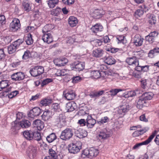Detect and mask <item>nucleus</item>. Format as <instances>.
Wrapping results in <instances>:
<instances>
[{
    "label": "nucleus",
    "instance_id": "f257e3e1",
    "mask_svg": "<svg viewBox=\"0 0 159 159\" xmlns=\"http://www.w3.org/2000/svg\"><path fill=\"white\" fill-rule=\"evenodd\" d=\"M99 153V150L93 147L89 149L86 148L82 151L81 157L83 158H88L92 159L96 157Z\"/></svg>",
    "mask_w": 159,
    "mask_h": 159
},
{
    "label": "nucleus",
    "instance_id": "f03ea898",
    "mask_svg": "<svg viewBox=\"0 0 159 159\" xmlns=\"http://www.w3.org/2000/svg\"><path fill=\"white\" fill-rule=\"evenodd\" d=\"M73 134V131L72 129L70 128H66L62 131L60 138L63 140H68L72 137Z\"/></svg>",
    "mask_w": 159,
    "mask_h": 159
},
{
    "label": "nucleus",
    "instance_id": "7ed1b4c3",
    "mask_svg": "<svg viewBox=\"0 0 159 159\" xmlns=\"http://www.w3.org/2000/svg\"><path fill=\"white\" fill-rule=\"evenodd\" d=\"M82 145V144L80 142H78L75 143H70L68 146V150L70 153H77L81 148Z\"/></svg>",
    "mask_w": 159,
    "mask_h": 159
},
{
    "label": "nucleus",
    "instance_id": "20e7f679",
    "mask_svg": "<svg viewBox=\"0 0 159 159\" xmlns=\"http://www.w3.org/2000/svg\"><path fill=\"white\" fill-rule=\"evenodd\" d=\"M44 69L43 66H37L32 68L30 70L31 75L33 76L36 77L40 75L43 73Z\"/></svg>",
    "mask_w": 159,
    "mask_h": 159
},
{
    "label": "nucleus",
    "instance_id": "39448f33",
    "mask_svg": "<svg viewBox=\"0 0 159 159\" xmlns=\"http://www.w3.org/2000/svg\"><path fill=\"white\" fill-rule=\"evenodd\" d=\"M12 89L8 80H2L0 82V91L3 90L4 92L7 93L11 91Z\"/></svg>",
    "mask_w": 159,
    "mask_h": 159
},
{
    "label": "nucleus",
    "instance_id": "423d86ee",
    "mask_svg": "<svg viewBox=\"0 0 159 159\" xmlns=\"http://www.w3.org/2000/svg\"><path fill=\"white\" fill-rule=\"evenodd\" d=\"M156 131H155L149 137V138L145 141L136 144L132 148L133 150H137L142 145L148 144L150 143L155 136L156 135Z\"/></svg>",
    "mask_w": 159,
    "mask_h": 159
},
{
    "label": "nucleus",
    "instance_id": "0eeeda50",
    "mask_svg": "<svg viewBox=\"0 0 159 159\" xmlns=\"http://www.w3.org/2000/svg\"><path fill=\"white\" fill-rule=\"evenodd\" d=\"M111 134V131L109 129L105 128L101 131L98 135L99 139H106L110 137Z\"/></svg>",
    "mask_w": 159,
    "mask_h": 159
},
{
    "label": "nucleus",
    "instance_id": "6e6552de",
    "mask_svg": "<svg viewBox=\"0 0 159 159\" xmlns=\"http://www.w3.org/2000/svg\"><path fill=\"white\" fill-rule=\"evenodd\" d=\"M20 20L17 19H14L10 24V29L13 32L17 31L20 27Z\"/></svg>",
    "mask_w": 159,
    "mask_h": 159
},
{
    "label": "nucleus",
    "instance_id": "1a4fd4ad",
    "mask_svg": "<svg viewBox=\"0 0 159 159\" xmlns=\"http://www.w3.org/2000/svg\"><path fill=\"white\" fill-rule=\"evenodd\" d=\"M11 79L15 81H20L23 80L25 77V75L23 72H19L14 73L11 75Z\"/></svg>",
    "mask_w": 159,
    "mask_h": 159
},
{
    "label": "nucleus",
    "instance_id": "9d476101",
    "mask_svg": "<svg viewBox=\"0 0 159 159\" xmlns=\"http://www.w3.org/2000/svg\"><path fill=\"white\" fill-rule=\"evenodd\" d=\"M149 65H144L138 63L135 68V70L140 72H147L149 70Z\"/></svg>",
    "mask_w": 159,
    "mask_h": 159
},
{
    "label": "nucleus",
    "instance_id": "9b49d317",
    "mask_svg": "<svg viewBox=\"0 0 159 159\" xmlns=\"http://www.w3.org/2000/svg\"><path fill=\"white\" fill-rule=\"evenodd\" d=\"M86 125L89 128H92L96 123V120L93 118L91 115L88 116L86 119Z\"/></svg>",
    "mask_w": 159,
    "mask_h": 159
},
{
    "label": "nucleus",
    "instance_id": "f8f14e48",
    "mask_svg": "<svg viewBox=\"0 0 159 159\" xmlns=\"http://www.w3.org/2000/svg\"><path fill=\"white\" fill-rule=\"evenodd\" d=\"M158 34V33L156 31L151 32L148 35L146 36V40L150 43H152Z\"/></svg>",
    "mask_w": 159,
    "mask_h": 159
},
{
    "label": "nucleus",
    "instance_id": "ddd939ff",
    "mask_svg": "<svg viewBox=\"0 0 159 159\" xmlns=\"http://www.w3.org/2000/svg\"><path fill=\"white\" fill-rule=\"evenodd\" d=\"M34 126L39 130H41L44 127V123L40 120L37 119L34 120L33 123Z\"/></svg>",
    "mask_w": 159,
    "mask_h": 159
},
{
    "label": "nucleus",
    "instance_id": "4468645a",
    "mask_svg": "<svg viewBox=\"0 0 159 159\" xmlns=\"http://www.w3.org/2000/svg\"><path fill=\"white\" fill-rule=\"evenodd\" d=\"M42 37L43 41L48 44L51 43L53 41L52 35L49 33H44Z\"/></svg>",
    "mask_w": 159,
    "mask_h": 159
},
{
    "label": "nucleus",
    "instance_id": "2eb2a0df",
    "mask_svg": "<svg viewBox=\"0 0 159 159\" xmlns=\"http://www.w3.org/2000/svg\"><path fill=\"white\" fill-rule=\"evenodd\" d=\"M37 149L35 147L30 146L28 150V156L30 159H33L35 157L37 153Z\"/></svg>",
    "mask_w": 159,
    "mask_h": 159
},
{
    "label": "nucleus",
    "instance_id": "dca6fc26",
    "mask_svg": "<svg viewBox=\"0 0 159 159\" xmlns=\"http://www.w3.org/2000/svg\"><path fill=\"white\" fill-rule=\"evenodd\" d=\"M64 97L68 100H71L74 99L76 96L75 92L72 90H69L65 94L64 93Z\"/></svg>",
    "mask_w": 159,
    "mask_h": 159
},
{
    "label": "nucleus",
    "instance_id": "f3484780",
    "mask_svg": "<svg viewBox=\"0 0 159 159\" xmlns=\"http://www.w3.org/2000/svg\"><path fill=\"white\" fill-rule=\"evenodd\" d=\"M103 29L102 25L100 24L97 23L93 25L90 29L93 33L95 34L102 31Z\"/></svg>",
    "mask_w": 159,
    "mask_h": 159
},
{
    "label": "nucleus",
    "instance_id": "a211bd4d",
    "mask_svg": "<svg viewBox=\"0 0 159 159\" xmlns=\"http://www.w3.org/2000/svg\"><path fill=\"white\" fill-rule=\"evenodd\" d=\"M54 63L55 64L58 66H64L67 62V60L65 58H56L54 60Z\"/></svg>",
    "mask_w": 159,
    "mask_h": 159
},
{
    "label": "nucleus",
    "instance_id": "6ab92c4d",
    "mask_svg": "<svg viewBox=\"0 0 159 159\" xmlns=\"http://www.w3.org/2000/svg\"><path fill=\"white\" fill-rule=\"evenodd\" d=\"M105 75V72L104 71L93 70L92 72V78L98 79L100 77H104Z\"/></svg>",
    "mask_w": 159,
    "mask_h": 159
},
{
    "label": "nucleus",
    "instance_id": "aec40b11",
    "mask_svg": "<svg viewBox=\"0 0 159 159\" xmlns=\"http://www.w3.org/2000/svg\"><path fill=\"white\" fill-rule=\"evenodd\" d=\"M126 62L130 65H135L136 66H137L139 61L135 56L127 58L126 60Z\"/></svg>",
    "mask_w": 159,
    "mask_h": 159
},
{
    "label": "nucleus",
    "instance_id": "412c9836",
    "mask_svg": "<svg viewBox=\"0 0 159 159\" xmlns=\"http://www.w3.org/2000/svg\"><path fill=\"white\" fill-rule=\"evenodd\" d=\"M12 126L11 129V133L13 134H16L20 128L19 124L17 122H12L11 124Z\"/></svg>",
    "mask_w": 159,
    "mask_h": 159
},
{
    "label": "nucleus",
    "instance_id": "4be33fe9",
    "mask_svg": "<svg viewBox=\"0 0 159 159\" xmlns=\"http://www.w3.org/2000/svg\"><path fill=\"white\" fill-rule=\"evenodd\" d=\"M49 155L52 157H51L54 159H61V155L54 150L53 148L49 149Z\"/></svg>",
    "mask_w": 159,
    "mask_h": 159
},
{
    "label": "nucleus",
    "instance_id": "5701e85b",
    "mask_svg": "<svg viewBox=\"0 0 159 159\" xmlns=\"http://www.w3.org/2000/svg\"><path fill=\"white\" fill-rule=\"evenodd\" d=\"M143 39L138 34H136L134 38V43L136 46H141L143 43Z\"/></svg>",
    "mask_w": 159,
    "mask_h": 159
},
{
    "label": "nucleus",
    "instance_id": "b1692460",
    "mask_svg": "<svg viewBox=\"0 0 159 159\" xmlns=\"http://www.w3.org/2000/svg\"><path fill=\"white\" fill-rule=\"evenodd\" d=\"M68 24L71 27L75 26L78 23L77 19L74 16H70L68 20Z\"/></svg>",
    "mask_w": 159,
    "mask_h": 159
},
{
    "label": "nucleus",
    "instance_id": "393cba45",
    "mask_svg": "<svg viewBox=\"0 0 159 159\" xmlns=\"http://www.w3.org/2000/svg\"><path fill=\"white\" fill-rule=\"evenodd\" d=\"M105 93L104 90H101L99 91H92L89 94V96L91 98H97L102 95Z\"/></svg>",
    "mask_w": 159,
    "mask_h": 159
},
{
    "label": "nucleus",
    "instance_id": "a878e982",
    "mask_svg": "<svg viewBox=\"0 0 159 159\" xmlns=\"http://www.w3.org/2000/svg\"><path fill=\"white\" fill-rule=\"evenodd\" d=\"M146 100L142 96L137 101V107L139 109L142 108L143 106H145L146 103Z\"/></svg>",
    "mask_w": 159,
    "mask_h": 159
},
{
    "label": "nucleus",
    "instance_id": "bb28decb",
    "mask_svg": "<svg viewBox=\"0 0 159 159\" xmlns=\"http://www.w3.org/2000/svg\"><path fill=\"white\" fill-rule=\"evenodd\" d=\"M103 14L102 10L95 9L93 13V16L94 18L98 19L101 18Z\"/></svg>",
    "mask_w": 159,
    "mask_h": 159
},
{
    "label": "nucleus",
    "instance_id": "cd10ccee",
    "mask_svg": "<svg viewBox=\"0 0 159 159\" xmlns=\"http://www.w3.org/2000/svg\"><path fill=\"white\" fill-rule=\"evenodd\" d=\"M22 4V8L25 11L28 12L31 10V6L28 0H24Z\"/></svg>",
    "mask_w": 159,
    "mask_h": 159
},
{
    "label": "nucleus",
    "instance_id": "c85d7f7f",
    "mask_svg": "<svg viewBox=\"0 0 159 159\" xmlns=\"http://www.w3.org/2000/svg\"><path fill=\"white\" fill-rule=\"evenodd\" d=\"M19 124L20 128H27L29 127L31 125V123L28 120H24L21 121L20 122H17Z\"/></svg>",
    "mask_w": 159,
    "mask_h": 159
},
{
    "label": "nucleus",
    "instance_id": "c756f323",
    "mask_svg": "<svg viewBox=\"0 0 159 159\" xmlns=\"http://www.w3.org/2000/svg\"><path fill=\"white\" fill-rule=\"evenodd\" d=\"M93 55L97 57H99L102 56L103 51L102 49L98 48L93 51Z\"/></svg>",
    "mask_w": 159,
    "mask_h": 159
},
{
    "label": "nucleus",
    "instance_id": "7c9ffc66",
    "mask_svg": "<svg viewBox=\"0 0 159 159\" xmlns=\"http://www.w3.org/2000/svg\"><path fill=\"white\" fill-rule=\"evenodd\" d=\"M138 91V90H135L126 92L123 94V96L125 98L133 97L136 95V92Z\"/></svg>",
    "mask_w": 159,
    "mask_h": 159
},
{
    "label": "nucleus",
    "instance_id": "2f4dec72",
    "mask_svg": "<svg viewBox=\"0 0 159 159\" xmlns=\"http://www.w3.org/2000/svg\"><path fill=\"white\" fill-rule=\"evenodd\" d=\"M23 135L27 139L30 140L33 139V132L31 131H25L23 133Z\"/></svg>",
    "mask_w": 159,
    "mask_h": 159
},
{
    "label": "nucleus",
    "instance_id": "473e14b6",
    "mask_svg": "<svg viewBox=\"0 0 159 159\" xmlns=\"http://www.w3.org/2000/svg\"><path fill=\"white\" fill-rule=\"evenodd\" d=\"M157 53H159V48L156 47L149 51L148 53V56L151 58H153Z\"/></svg>",
    "mask_w": 159,
    "mask_h": 159
},
{
    "label": "nucleus",
    "instance_id": "72a5a7b5",
    "mask_svg": "<svg viewBox=\"0 0 159 159\" xmlns=\"http://www.w3.org/2000/svg\"><path fill=\"white\" fill-rule=\"evenodd\" d=\"M24 42V40L22 39H18L14 41L12 43L17 49L20 48Z\"/></svg>",
    "mask_w": 159,
    "mask_h": 159
},
{
    "label": "nucleus",
    "instance_id": "f704fd0d",
    "mask_svg": "<svg viewBox=\"0 0 159 159\" xmlns=\"http://www.w3.org/2000/svg\"><path fill=\"white\" fill-rule=\"evenodd\" d=\"M84 63L83 62H80L75 66V70L80 71L82 70L84 68Z\"/></svg>",
    "mask_w": 159,
    "mask_h": 159
},
{
    "label": "nucleus",
    "instance_id": "c9c22d12",
    "mask_svg": "<svg viewBox=\"0 0 159 159\" xmlns=\"http://www.w3.org/2000/svg\"><path fill=\"white\" fill-rule=\"evenodd\" d=\"M104 61L108 65H112L115 63V60L111 56H109L106 57Z\"/></svg>",
    "mask_w": 159,
    "mask_h": 159
},
{
    "label": "nucleus",
    "instance_id": "e433bc0d",
    "mask_svg": "<svg viewBox=\"0 0 159 159\" xmlns=\"http://www.w3.org/2000/svg\"><path fill=\"white\" fill-rule=\"evenodd\" d=\"M154 96L153 93L151 92H146L143 94L142 96L146 100H151Z\"/></svg>",
    "mask_w": 159,
    "mask_h": 159
},
{
    "label": "nucleus",
    "instance_id": "4c0bfd02",
    "mask_svg": "<svg viewBox=\"0 0 159 159\" xmlns=\"http://www.w3.org/2000/svg\"><path fill=\"white\" fill-rule=\"evenodd\" d=\"M116 42L118 44L122 43L125 44L127 42L125 36L123 35L118 36L116 38Z\"/></svg>",
    "mask_w": 159,
    "mask_h": 159
},
{
    "label": "nucleus",
    "instance_id": "58836bf2",
    "mask_svg": "<svg viewBox=\"0 0 159 159\" xmlns=\"http://www.w3.org/2000/svg\"><path fill=\"white\" fill-rule=\"evenodd\" d=\"M57 138L56 136L54 133H52L46 137V139L49 143H51Z\"/></svg>",
    "mask_w": 159,
    "mask_h": 159
},
{
    "label": "nucleus",
    "instance_id": "ea45409f",
    "mask_svg": "<svg viewBox=\"0 0 159 159\" xmlns=\"http://www.w3.org/2000/svg\"><path fill=\"white\" fill-rule=\"evenodd\" d=\"M131 108L129 104L126 103L120 107V111L121 110L123 112H126L129 111Z\"/></svg>",
    "mask_w": 159,
    "mask_h": 159
},
{
    "label": "nucleus",
    "instance_id": "a19ab883",
    "mask_svg": "<svg viewBox=\"0 0 159 159\" xmlns=\"http://www.w3.org/2000/svg\"><path fill=\"white\" fill-rule=\"evenodd\" d=\"M58 2V0H49L48 4L50 8H52L57 4Z\"/></svg>",
    "mask_w": 159,
    "mask_h": 159
},
{
    "label": "nucleus",
    "instance_id": "79ce46f5",
    "mask_svg": "<svg viewBox=\"0 0 159 159\" xmlns=\"http://www.w3.org/2000/svg\"><path fill=\"white\" fill-rule=\"evenodd\" d=\"M65 116L62 114H60L55 119L54 122L57 124H59L61 121H63Z\"/></svg>",
    "mask_w": 159,
    "mask_h": 159
},
{
    "label": "nucleus",
    "instance_id": "37998d69",
    "mask_svg": "<svg viewBox=\"0 0 159 159\" xmlns=\"http://www.w3.org/2000/svg\"><path fill=\"white\" fill-rule=\"evenodd\" d=\"M17 48L12 43L8 47V51L9 54H12L15 52Z\"/></svg>",
    "mask_w": 159,
    "mask_h": 159
},
{
    "label": "nucleus",
    "instance_id": "c03bdc74",
    "mask_svg": "<svg viewBox=\"0 0 159 159\" xmlns=\"http://www.w3.org/2000/svg\"><path fill=\"white\" fill-rule=\"evenodd\" d=\"M52 102V100L48 98H45L41 100L40 103L42 106H46L51 103Z\"/></svg>",
    "mask_w": 159,
    "mask_h": 159
},
{
    "label": "nucleus",
    "instance_id": "a18cd8bd",
    "mask_svg": "<svg viewBox=\"0 0 159 159\" xmlns=\"http://www.w3.org/2000/svg\"><path fill=\"white\" fill-rule=\"evenodd\" d=\"M75 103L73 102H70L66 104V108L68 111H72L75 110V108L74 106Z\"/></svg>",
    "mask_w": 159,
    "mask_h": 159
},
{
    "label": "nucleus",
    "instance_id": "49530a36",
    "mask_svg": "<svg viewBox=\"0 0 159 159\" xmlns=\"http://www.w3.org/2000/svg\"><path fill=\"white\" fill-rule=\"evenodd\" d=\"M50 113V111L48 110H47L44 111L41 116L42 119L44 121L48 120L49 119Z\"/></svg>",
    "mask_w": 159,
    "mask_h": 159
},
{
    "label": "nucleus",
    "instance_id": "de8ad7c7",
    "mask_svg": "<svg viewBox=\"0 0 159 159\" xmlns=\"http://www.w3.org/2000/svg\"><path fill=\"white\" fill-rule=\"evenodd\" d=\"M146 132L145 129H140L135 131L133 134L132 136L134 137H136L141 135Z\"/></svg>",
    "mask_w": 159,
    "mask_h": 159
},
{
    "label": "nucleus",
    "instance_id": "09e8293b",
    "mask_svg": "<svg viewBox=\"0 0 159 159\" xmlns=\"http://www.w3.org/2000/svg\"><path fill=\"white\" fill-rule=\"evenodd\" d=\"M25 42L28 45H31L33 43V40L32 38V35L30 34H28L25 39Z\"/></svg>",
    "mask_w": 159,
    "mask_h": 159
},
{
    "label": "nucleus",
    "instance_id": "8fccbe9b",
    "mask_svg": "<svg viewBox=\"0 0 159 159\" xmlns=\"http://www.w3.org/2000/svg\"><path fill=\"white\" fill-rule=\"evenodd\" d=\"M52 25L51 24L46 25L43 28L42 31L43 33H47L52 29Z\"/></svg>",
    "mask_w": 159,
    "mask_h": 159
},
{
    "label": "nucleus",
    "instance_id": "3c124183",
    "mask_svg": "<svg viewBox=\"0 0 159 159\" xmlns=\"http://www.w3.org/2000/svg\"><path fill=\"white\" fill-rule=\"evenodd\" d=\"M78 137L80 138H83L86 137L87 135V132L84 130H80L78 134Z\"/></svg>",
    "mask_w": 159,
    "mask_h": 159
},
{
    "label": "nucleus",
    "instance_id": "603ef678",
    "mask_svg": "<svg viewBox=\"0 0 159 159\" xmlns=\"http://www.w3.org/2000/svg\"><path fill=\"white\" fill-rule=\"evenodd\" d=\"M124 90L121 89H111L109 91V92L111 93V96H114L116 95L118 92Z\"/></svg>",
    "mask_w": 159,
    "mask_h": 159
},
{
    "label": "nucleus",
    "instance_id": "864d4df0",
    "mask_svg": "<svg viewBox=\"0 0 159 159\" xmlns=\"http://www.w3.org/2000/svg\"><path fill=\"white\" fill-rule=\"evenodd\" d=\"M154 156V154L150 152H147L143 156V158L141 159H149L152 158Z\"/></svg>",
    "mask_w": 159,
    "mask_h": 159
},
{
    "label": "nucleus",
    "instance_id": "5fc2aeb1",
    "mask_svg": "<svg viewBox=\"0 0 159 159\" xmlns=\"http://www.w3.org/2000/svg\"><path fill=\"white\" fill-rule=\"evenodd\" d=\"M31 110L36 116H39L41 113V110L39 107H34Z\"/></svg>",
    "mask_w": 159,
    "mask_h": 159
},
{
    "label": "nucleus",
    "instance_id": "6e6d98bb",
    "mask_svg": "<svg viewBox=\"0 0 159 159\" xmlns=\"http://www.w3.org/2000/svg\"><path fill=\"white\" fill-rule=\"evenodd\" d=\"M41 136L40 134L38 131L33 132V139L34 140L39 141L41 139Z\"/></svg>",
    "mask_w": 159,
    "mask_h": 159
},
{
    "label": "nucleus",
    "instance_id": "4d7b16f0",
    "mask_svg": "<svg viewBox=\"0 0 159 159\" xmlns=\"http://www.w3.org/2000/svg\"><path fill=\"white\" fill-rule=\"evenodd\" d=\"M155 16L153 15H151L149 18L148 22L151 25H154L156 23Z\"/></svg>",
    "mask_w": 159,
    "mask_h": 159
},
{
    "label": "nucleus",
    "instance_id": "13d9d810",
    "mask_svg": "<svg viewBox=\"0 0 159 159\" xmlns=\"http://www.w3.org/2000/svg\"><path fill=\"white\" fill-rule=\"evenodd\" d=\"M61 12V9L59 7H57L56 9H53L52 11V14L54 16H57Z\"/></svg>",
    "mask_w": 159,
    "mask_h": 159
},
{
    "label": "nucleus",
    "instance_id": "bf43d9fd",
    "mask_svg": "<svg viewBox=\"0 0 159 159\" xmlns=\"http://www.w3.org/2000/svg\"><path fill=\"white\" fill-rule=\"evenodd\" d=\"M30 52L28 50H27L24 52L22 56V59L24 60H27L30 57Z\"/></svg>",
    "mask_w": 159,
    "mask_h": 159
},
{
    "label": "nucleus",
    "instance_id": "052dcab7",
    "mask_svg": "<svg viewBox=\"0 0 159 159\" xmlns=\"http://www.w3.org/2000/svg\"><path fill=\"white\" fill-rule=\"evenodd\" d=\"M109 120V118L107 116L102 117L100 121L97 122L98 124L101 125L107 122Z\"/></svg>",
    "mask_w": 159,
    "mask_h": 159
},
{
    "label": "nucleus",
    "instance_id": "680f3d73",
    "mask_svg": "<svg viewBox=\"0 0 159 159\" xmlns=\"http://www.w3.org/2000/svg\"><path fill=\"white\" fill-rule=\"evenodd\" d=\"M65 70H58L55 73V75L57 76H64L66 74L65 73Z\"/></svg>",
    "mask_w": 159,
    "mask_h": 159
},
{
    "label": "nucleus",
    "instance_id": "e2e57ef3",
    "mask_svg": "<svg viewBox=\"0 0 159 159\" xmlns=\"http://www.w3.org/2000/svg\"><path fill=\"white\" fill-rule=\"evenodd\" d=\"M19 93V92L17 90L13 91L8 94L9 98H11L16 96Z\"/></svg>",
    "mask_w": 159,
    "mask_h": 159
},
{
    "label": "nucleus",
    "instance_id": "0e129e2a",
    "mask_svg": "<svg viewBox=\"0 0 159 159\" xmlns=\"http://www.w3.org/2000/svg\"><path fill=\"white\" fill-rule=\"evenodd\" d=\"M52 107L56 111H59L61 110L59 104L57 103H53L52 105Z\"/></svg>",
    "mask_w": 159,
    "mask_h": 159
},
{
    "label": "nucleus",
    "instance_id": "69168bd1",
    "mask_svg": "<svg viewBox=\"0 0 159 159\" xmlns=\"http://www.w3.org/2000/svg\"><path fill=\"white\" fill-rule=\"evenodd\" d=\"M96 46H100L102 44V39H96L94 40L92 42Z\"/></svg>",
    "mask_w": 159,
    "mask_h": 159
},
{
    "label": "nucleus",
    "instance_id": "338daca9",
    "mask_svg": "<svg viewBox=\"0 0 159 159\" xmlns=\"http://www.w3.org/2000/svg\"><path fill=\"white\" fill-rule=\"evenodd\" d=\"M52 80L51 79H46L44 80L41 83V85L43 86L48 84V83L52 81Z\"/></svg>",
    "mask_w": 159,
    "mask_h": 159
},
{
    "label": "nucleus",
    "instance_id": "774afa93",
    "mask_svg": "<svg viewBox=\"0 0 159 159\" xmlns=\"http://www.w3.org/2000/svg\"><path fill=\"white\" fill-rule=\"evenodd\" d=\"M81 80V78L79 76H77L73 77L72 82L74 83H75L79 82Z\"/></svg>",
    "mask_w": 159,
    "mask_h": 159
}]
</instances>
